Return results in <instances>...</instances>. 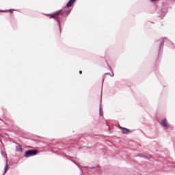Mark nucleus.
<instances>
[{
  "instance_id": "nucleus-1",
  "label": "nucleus",
  "mask_w": 175,
  "mask_h": 175,
  "mask_svg": "<svg viewBox=\"0 0 175 175\" xmlns=\"http://www.w3.org/2000/svg\"><path fill=\"white\" fill-rule=\"evenodd\" d=\"M76 2V0H70L66 6L62 10L57 11L52 14H46L48 17H51V18H58V16H64L66 14V16H69L70 13V10H67L68 8H70Z\"/></svg>"
},
{
  "instance_id": "nucleus-2",
  "label": "nucleus",
  "mask_w": 175,
  "mask_h": 175,
  "mask_svg": "<svg viewBox=\"0 0 175 175\" xmlns=\"http://www.w3.org/2000/svg\"><path fill=\"white\" fill-rule=\"evenodd\" d=\"M36 154H38L36 150H29L25 152V157H26V158H29V157H33V155H36Z\"/></svg>"
},
{
  "instance_id": "nucleus-3",
  "label": "nucleus",
  "mask_w": 175,
  "mask_h": 175,
  "mask_svg": "<svg viewBox=\"0 0 175 175\" xmlns=\"http://www.w3.org/2000/svg\"><path fill=\"white\" fill-rule=\"evenodd\" d=\"M120 129L122 131V133L127 135V133H131V131L126 128L120 127Z\"/></svg>"
},
{
  "instance_id": "nucleus-4",
  "label": "nucleus",
  "mask_w": 175,
  "mask_h": 175,
  "mask_svg": "<svg viewBox=\"0 0 175 175\" xmlns=\"http://www.w3.org/2000/svg\"><path fill=\"white\" fill-rule=\"evenodd\" d=\"M162 125L165 128H169V123H167V120H166V119L163 120Z\"/></svg>"
},
{
  "instance_id": "nucleus-5",
  "label": "nucleus",
  "mask_w": 175,
  "mask_h": 175,
  "mask_svg": "<svg viewBox=\"0 0 175 175\" xmlns=\"http://www.w3.org/2000/svg\"><path fill=\"white\" fill-rule=\"evenodd\" d=\"M8 170H9V165H8V164H6L5 170L4 174H5L6 172H8Z\"/></svg>"
},
{
  "instance_id": "nucleus-6",
  "label": "nucleus",
  "mask_w": 175,
  "mask_h": 175,
  "mask_svg": "<svg viewBox=\"0 0 175 175\" xmlns=\"http://www.w3.org/2000/svg\"><path fill=\"white\" fill-rule=\"evenodd\" d=\"M146 158H147L148 159H151L152 157L151 155H148V156H146Z\"/></svg>"
},
{
  "instance_id": "nucleus-7",
  "label": "nucleus",
  "mask_w": 175,
  "mask_h": 175,
  "mask_svg": "<svg viewBox=\"0 0 175 175\" xmlns=\"http://www.w3.org/2000/svg\"><path fill=\"white\" fill-rule=\"evenodd\" d=\"M152 2H155V1H158V0H150Z\"/></svg>"
},
{
  "instance_id": "nucleus-8",
  "label": "nucleus",
  "mask_w": 175,
  "mask_h": 175,
  "mask_svg": "<svg viewBox=\"0 0 175 175\" xmlns=\"http://www.w3.org/2000/svg\"><path fill=\"white\" fill-rule=\"evenodd\" d=\"M83 73V71H79V75H81Z\"/></svg>"
},
{
  "instance_id": "nucleus-9",
  "label": "nucleus",
  "mask_w": 175,
  "mask_h": 175,
  "mask_svg": "<svg viewBox=\"0 0 175 175\" xmlns=\"http://www.w3.org/2000/svg\"><path fill=\"white\" fill-rule=\"evenodd\" d=\"M9 12H10V13H13V11H12V10H9Z\"/></svg>"
}]
</instances>
